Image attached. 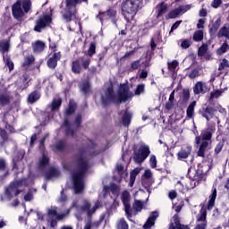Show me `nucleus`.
Returning <instances> with one entry per match:
<instances>
[{
	"label": "nucleus",
	"mask_w": 229,
	"mask_h": 229,
	"mask_svg": "<svg viewBox=\"0 0 229 229\" xmlns=\"http://www.w3.org/2000/svg\"><path fill=\"white\" fill-rule=\"evenodd\" d=\"M89 153H92V150H80L79 155L76 157L79 172L72 174L73 191L75 194L83 192V190L85 189V174L90 167L89 160H87Z\"/></svg>",
	"instance_id": "nucleus-1"
},
{
	"label": "nucleus",
	"mask_w": 229,
	"mask_h": 229,
	"mask_svg": "<svg viewBox=\"0 0 229 229\" xmlns=\"http://www.w3.org/2000/svg\"><path fill=\"white\" fill-rule=\"evenodd\" d=\"M131 98H133V92L130 91L127 84L120 86V92L116 96L114 95V88L110 86L104 91L102 102L105 105L110 103V101H114V103H126V101H129Z\"/></svg>",
	"instance_id": "nucleus-2"
},
{
	"label": "nucleus",
	"mask_w": 229,
	"mask_h": 229,
	"mask_svg": "<svg viewBox=\"0 0 229 229\" xmlns=\"http://www.w3.org/2000/svg\"><path fill=\"white\" fill-rule=\"evenodd\" d=\"M142 7V0H125L122 3V13L127 22L133 21L139 8Z\"/></svg>",
	"instance_id": "nucleus-3"
},
{
	"label": "nucleus",
	"mask_w": 229,
	"mask_h": 229,
	"mask_svg": "<svg viewBox=\"0 0 229 229\" xmlns=\"http://www.w3.org/2000/svg\"><path fill=\"white\" fill-rule=\"evenodd\" d=\"M31 183H33V180H31V178L30 177L28 179H22L13 182L5 190L4 196L1 197V201H6L13 196H17V194L21 192V188L23 187V185H31Z\"/></svg>",
	"instance_id": "nucleus-4"
},
{
	"label": "nucleus",
	"mask_w": 229,
	"mask_h": 229,
	"mask_svg": "<svg viewBox=\"0 0 229 229\" xmlns=\"http://www.w3.org/2000/svg\"><path fill=\"white\" fill-rule=\"evenodd\" d=\"M100 207L101 202L99 200H97L93 206L90 205L89 200H83L80 206H78V201H73L72 205V208H75L79 214H86L88 217L95 214Z\"/></svg>",
	"instance_id": "nucleus-5"
},
{
	"label": "nucleus",
	"mask_w": 229,
	"mask_h": 229,
	"mask_svg": "<svg viewBox=\"0 0 229 229\" xmlns=\"http://www.w3.org/2000/svg\"><path fill=\"white\" fill-rule=\"evenodd\" d=\"M30 10H31V1L30 0H18L12 8L13 15L17 21H21L24 17V13H28Z\"/></svg>",
	"instance_id": "nucleus-6"
},
{
	"label": "nucleus",
	"mask_w": 229,
	"mask_h": 229,
	"mask_svg": "<svg viewBox=\"0 0 229 229\" xmlns=\"http://www.w3.org/2000/svg\"><path fill=\"white\" fill-rule=\"evenodd\" d=\"M85 2H87V0H66V7L63 13V19H64L66 22H71V20L74 19L76 15V5Z\"/></svg>",
	"instance_id": "nucleus-7"
},
{
	"label": "nucleus",
	"mask_w": 229,
	"mask_h": 229,
	"mask_svg": "<svg viewBox=\"0 0 229 229\" xmlns=\"http://www.w3.org/2000/svg\"><path fill=\"white\" fill-rule=\"evenodd\" d=\"M201 137L202 139L199 136H197L195 138V142L196 144H200L198 156L205 157V151H207V148H208V144L211 142L212 132L210 131H204L201 133Z\"/></svg>",
	"instance_id": "nucleus-8"
},
{
	"label": "nucleus",
	"mask_w": 229,
	"mask_h": 229,
	"mask_svg": "<svg viewBox=\"0 0 229 229\" xmlns=\"http://www.w3.org/2000/svg\"><path fill=\"white\" fill-rule=\"evenodd\" d=\"M121 199L123 201L127 218L131 220V217H133V210H131V204L130 203L131 199L130 191H123L121 194Z\"/></svg>",
	"instance_id": "nucleus-9"
},
{
	"label": "nucleus",
	"mask_w": 229,
	"mask_h": 229,
	"mask_svg": "<svg viewBox=\"0 0 229 229\" xmlns=\"http://www.w3.org/2000/svg\"><path fill=\"white\" fill-rule=\"evenodd\" d=\"M149 153H151L149 150V146H141L139 151L134 154V161L136 164H142V162H144V160L149 157Z\"/></svg>",
	"instance_id": "nucleus-10"
},
{
	"label": "nucleus",
	"mask_w": 229,
	"mask_h": 229,
	"mask_svg": "<svg viewBox=\"0 0 229 229\" xmlns=\"http://www.w3.org/2000/svg\"><path fill=\"white\" fill-rule=\"evenodd\" d=\"M49 24H51V16L49 14H45L38 18L34 30L38 31V33H40L42 30H44L46 26H49Z\"/></svg>",
	"instance_id": "nucleus-11"
},
{
	"label": "nucleus",
	"mask_w": 229,
	"mask_h": 229,
	"mask_svg": "<svg viewBox=\"0 0 229 229\" xmlns=\"http://www.w3.org/2000/svg\"><path fill=\"white\" fill-rule=\"evenodd\" d=\"M207 209L201 208L199 215L197 216V225L194 229H207Z\"/></svg>",
	"instance_id": "nucleus-12"
},
{
	"label": "nucleus",
	"mask_w": 229,
	"mask_h": 229,
	"mask_svg": "<svg viewBox=\"0 0 229 229\" xmlns=\"http://www.w3.org/2000/svg\"><path fill=\"white\" fill-rule=\"evenodd\" d=\"M151 178H153V173L149 169L145 170L141 177V182L148 192H149V188L153 185V180Z\"/></svg>",
	"instance_id": "nucleus-13"
},
{
	"label": "nucleus",
	"mask_w": 229,
	"mask_h": 229,
	"mask_svg": "<svg viewBox=\"0 0 229 229\" xmlns=\"http://www.w3.org/2000/svg\"><path fill=\"white\" fill-rule=\"evenodd\" d=\"M115 15H117V12L114 9L108 10L105 13H100L98 14V18L100 22H103L105 21H108V19H111L112 22L115 24Z\"/></svg>",
	"instance_id": "nucleus-14"
},
{
	"label": "nucleus",
	"mask_w": 229,
	"mask_h": 229,
	"mask_svg": "<svg viewBox=\"0 0 229 229\" xmlns=\"http://www.w3.org/2000/svg\"><path fill=\"white\" fill-rule=\"evenodd\" d=\"M71 212V209H67L64 213L57 214L56 208H50L47 211L48 217H55L57 221H62L64 217H67Z\"/></svg>",
	"instance_id": "nucleus-15"
},
{
	"label": "nucleus",
	"mask_w": 229,
	"mask_h": 229,
	"mask_svg": "<svg viewBox=\"0 0 229 229\" xmlns=\"http://www.w3.org/2000/svg\"><path fill=\"white\" fill-rule=\"evenodd\" d=\"M208 90H210V88H208V85H207V83L203 81H198L193 87V92L196 95L207 94Z\"/></svg>",
	"instance_id": "nucleus-16"
},
{
	"label": "nucleus",
	"mask_w": 229,
	"mask_h": 229,
	"mask_svg": "<svg viewBox=\"0 0 229 229\" xmlns=\"http://www.w3.org/2000/svg\"><path fill=\"white\" fill-rule=\"evenodd\" d=\"M199 180H201V176H199L197 173L196 175L193 176L192 179H189L188 182L185 183V188L182 189L183 191H191V189H194L198 183H199Z\"/></svg>",
	"instance_id": "nucleus-17"
},
{
	"label": "nucleus",
	"mask_w": 229,
	"mask_h": 229,
	"mask_svg": "<svg viewBox=\"0 0 229 229\" xmlns=\"http://www.w3.org/2000/svg\"><path fill=\"white\" fill-rule=\"evenodd\" d=\"M157 217H158V213L152 212L144 224L143 229H151L152 226H155V221H157Z\"/></svg>",
	"instance_id": "nucleus-18"
},
{
	"label": "nucleus",
	"mask_w": 229,
	"mask_h": 229,
	"mask_svg": "<svg viewBox=\"0 0 229 229\" xmlns=\"http://www.w3.org/2000/svg\"><path fill=\"white\" fill-rule=\"evenodd\" d=\"M191 152H192V147L186 146V147L182 148L177 153L178 160H183L185 158H189V156L191 155Z\"/></svg>",
	"instance_id": "nucleus-19"
},
{
	"label": "nucleus",
	"mask_w": 229,
	"mask_h": 229,
	"mask_svg": "<svg viewBox=\"0 0 229 229\" xmlns=\"http://www.w3.org/2000/svg\"><path fill=\"white\" fill-rule=\"evenodd\" d=\"M167 12V4L162 2L156 7L157 19L162 21L164 13Z\"/></svg>",
	"instance_id": "nucleus-20"
},
{
	"label": "nucleus",
	"mask_w": 229,
	"mask_h": 229,
	"mask_svg": "<svg viewBox=\"0 0 229 229\" xmlns=\"http://www.w3.org/2000/svg\"><path fill=\"white\" fill-rule=\"evenodd\" d=\"M62 58V55H60V52L55 53L52 57H50L47 61V65L50 69H55L56 67V64H58V60Z\"/></svg>",
	"instance_id": "nucleus-21"
},
{
	"label": "nucleus",
	"mask_w": 229,
	"mask_h": 229,
	"mask_svg": "<svg viewBox=\"0 0 229 229\" xmlns=\"http://www.w3.org/2000/svg\"><path fill=\"white\" fill-rule=\"evenodd\" d=\"M142 171V167L134 168L130 174V182L129 187H131L135 183L137 175Z\"/></svg>",
	"instance_id": "nucleus-22"
},
{
	"label": "nucleus",
	"mask_w": 229,
	"mask_h": 229,
	"mask_svg": "<svg viewBox=\"0 0 229 229\" xmlns=\"http://www.w3.org/2000/svg\"><path fill=\"white\" fill-rule=\"evenodd\" d=\"M62 106V98H55L49 106L51 112H58L60 106Z\"/></svg>",
	"instance_id": "nucleus-23"
},
{
	"label": "nucleus",
	"mask_w": 229,
	"mask_h": 229,
	"mask_svg": "<svg viewBox=\"0 0 229 229\" xmlns=\"http://www.w3.org/2000/svg\"><path fill=\"white\" fill-rule=\"evenodd\" d=\"M216 198H217V190L214 189L212 194L209 195L208 210H212V208H214V205H216Z\"/></svg>",
	"instance_id": "nucleus-24"
},
{
	"label": "nucleus",
	"mask_w": 229,
	"mask_h": 229,
	"mask_svg": "<svg viewBox=\"0 0 229 229\" xmlns=\"http://www.w3.org/2000/svg\"><path fill=\"white\" fill-rule=\"evenodd\" d=\"M101 225V220L93 222L92 220L89 219L86 221L83 229H98Z\"/></svg>",
	"instance_id": "nucleus-25"
},
{
	"label": "nucleus",
	"mask_w": 229,
	"mask_h": 229,
	"mask_svg": "<svg viewBox=\"0 0 229 229\" xmlns=\"http://www.w3.org/2000/svg\"><path fill=\"white\" fill-rule=\"evenodd\" d=\"M215 114H216V110H214V108L207 107L204 111V114H202V117H205L207 121H210V119L214 117Z\"/></svg>",
	"instance_id": "nucleus-26"
},
{
	"label": "nucleus",
	"mask_w": 229,
	"mask_h": 229,
	"mask_svg": "<svg viewBox=\"0 0 229 229\" xmlns=\"http://www.w3.org/2000/svg\"><path fill=\"white\" fill-rule=\"evenodd\" d=\"M217 37L218 38H221L223 37H225V38H228L229 40V24L224 26L223 28H221L217 33Z\"/></svg>",
	"instance_id": "nucleus-27"
},
{
	"label": "nucleus",
	"mask_w": 229,
	"mask_h": 229,
	"mask_svg": "<svg viewBox=\"0 0 229 229\" xmlns=\"http://www.w3.org/2000/svg\"><path fill=\"white\" fill-rule=\"evenodd\" d=\"M132 207L134 210V212L132 211V216H137V212H141L144 203H142L140 200H135Z\"/></svg>",
	"instance_id": "nucleus-28"
},
{
	"label": "nucleus",
	"mask_w": 229,
	"mask_h": 229,
	"mask_svg": "<svg viewBox=\"0 0 229 229\" xmlns=\"http://www.w3.org/2000/svg\"><path fill=\"white\" fill-rule=\"evenodd\" d=\"M81 59H78L72 62V71L74 74H80L81 72V66L80 65Z\"/></svg>",
	"instance_id": "nucleus-29"
},
{
	"label": "nucleus",
	"mask_w": 229,
	"mask_h": 229,
	"mask_svg": "<svg viewBox=\"0 0 229 229\" xmlns=\"http://www.w3.org/2000/svg\"><path fill=\"white\" fill-rule=\"evenodd\" d=\"M178 46L182 47V49H189L191 46L192 45V40L191 39H180L177 42Z\"/></svg>",
	"instance_id": "nucleus-30"
},
{
	"label": "nucleus",
	"mask_w": 229,
	"mask_h": 229,
	"mask_svg": "<svg viewBox=\"0 0 229 229\" xmlns=\"http://www.w3.org/2000/svg\"><path fill=\"white\" fill-rule=\"evenodd\" d=\"M34 53H40L44 51V47H46V44L42 41H37L35 44L32 45Z\"/></svg>",
	"instance_id": "nucleus-31"
},
{
	"label": "nucleus",
	"mask_w": 229,
	"mask_h": 229,
	"mask_svg": "<svg viewBox=\"0 0 229 229\" xmlns=\"http://www.w3.org/2000/svg\"><path fill=\"white\" fill-rule=\"evenodd\" d=\"M57 176H60V172L55 168H52L50 172L46 174V180H53V178H57Z\"/></svg>",
	"instance_id": "nucleus-32"
},
{
	"label": "nucleus",
	"mask_w": 229,
	"mask_h": 229,
	"mask_svg": "<svg viewBox=\"0 0 229 229\" xmlns=\"http://www.w3.org/2000/svg\"><path fill=\"white\" fill-rule=\"evenodd\" d=\"M227 51H229V45L226 42H224L221 47L216 50V55H218V56H221V55H225V53H226Z\"/></svg>",
	"instance_id": "nucleus-33"
},
{
	"label": "nucleus",
	"mask_w": 229,
	"mask_h": 229,
	"mask_svg": "<svg viewBox=\"0 0 229 229\" xmlns=\"http://www.w3.org/2000/svg\"><path fill=\"white\" fill-rule=\"evenodd\" d=\"M223 92H225V89H216L215 91H212L210 93V101L214 100V99H219V98H221V96H223Z\"/></svg>",
	"instance_id": "nucleus-34"
},
{
	"label": "nucleus",
	"mask_w": 229,
	"mask_h": 229,
	"mask_svg": "<svg viewBox=\"0 0 229 229\" xmlns=\"http://www.w3.org/2000/svg\"><path fill=\"white\" fill-rule=\"evenodd\" d=\"M47 164H49V157H47L46 154H43V156L39 159L38 167L42 169V167H46Z\"/></svg>",
	"instance_id": "nucleus-35"
},
{
	"label": "nucleus",
	"mask_w": 229,
	"mask_h": 229,
	"mask_svg": "<svg viewBox=\"0 0 229 229\" xmlns=\"http://www.w3.org/2000/svg\"><path fill=\"white\" fill-rule=\"evenodd\" d=\"M40 99V93L32 92L29 95L28 103H35V101H38Z\"/></svg>",
	"instance_id": "nucleus-36"
},
{
	"label": "nucleus",
	"mask_w": 229,
	"mask_h": 229,
	"mask_svg": "<svg viewBox=\"0 0 229 229\" xmlns=\"http://www.w3.org/2000/svg\"><path fill=\"white\" fill-rule=\"evenodd\" d=\"M178 64L179 63L176 60L168 63V71H170L172 74H174V72H176V69H178Z\"/></svg>",
	"instance_id": "nucleus-37"
},
{
	"label": "nucleus",
	"mask_w": 229,
	"mask_h": 229,
	"mask_svg": "<svg viewBox=\"0 0 229 229\" xmlns=\"http://www.w3.org/2000/svg\"><path fill=\"white\" fill-rule=\"evenodd\" d=\"M10 103V95L8 93H2L0 95V105H8Z\"/></svg>",
	"instance_id": "nucleus-38"
},
{
	"label": "nucleus",
	"mask_w": 229,
	"mask_h": 229,
	"mask_svg": "<svg viewBox=\"0 0 229 229\" xmlns=\"http://www.w3.org/2000/svg\"><path fill=\"white\" fill-rule=\"evenodd\" d=\"M8 49H10V41H2L0 43V51H2V53H8Z\"/></svg>",
	"instance_id": "nucleus-39"
},
{
	"label": "nucleus",
	"mask_w": 229,
	"mask_h": 229,
	"mask_svg": "<svg viewBox=\"0 0 229 229\" xmlns=\"http://www.w3.org/2000/svg\"><path fill=\"white\" fill-rule=\"evenodd\" d=\"M193 40L195 42H201L203 40V30H196L193 34Z\"/></svg>",
	"instance_id": "nucleus-40"
},
{
	"label": "nucleus",
	"mask_w": 229,
	"mask_h": 229,
	"mask_svg": "<svg viewBox=\"0 0 229 229\" xmlns=\"http://www.w3.org/2000/svg\"><path fill=\"white\" fill-rule=\"evenodd\" d=\"M4 61L5 65L8 66L9 71H13V61L8 56V55H4Z\"/></svg>",
	"instance_id": "nucleus-41"
},
{
	"label": "nucleus",
	"mask_w": 229,
	"mask_h": 229,
	"mask_svg": "<svg viewBox=\"0 0 229 229\" xmlns=\"http://www.w3.org/2000/svg\"><path fill=\"white\" fill-rule=\"evenodd\" d=\"M131 121V114L126 112L124 114H123V124L124 126H130V123Z\"/></svg>",
	"instance_id": "nucleus-42"
},
{
	"label": "nucleus",
	"mask_w": 229,
	"mask_h": 229,
	"mask_svg": "<svg viewBox=\"0 0 229 229\" xmlns=\"http://www.w3.org/2000/svg\"><path fill=\"white\" fill-rule=\"evenodd\" d=\"M194 106H196V102L193 101L190 104V106L187 108V117H192V115H194Z\"/></svg>",
	"instance_id": "nucleus-43"
},
{
	"label": "nucleus",
	"mask_w": 229,
	"mask_h": 229,
	"mask_svg": "<svg viewBox=\"0 0 229 229\" xmlns=\"http://www.w3.org/2000/svg\"><path fill=\"white\" fill-rule=\"evenodd\" d=\"M33 62H35V57L32 55H28L24 58L22 66L28 67V65H30V64H33Z\"/></svg>",
	"instance_id": "nucleus-44"
},
{
	"label": "nucleus",
	"mask_w": 229,
	"mask_h": 229,
	"mask_svg": "<svg viewBox=\"0 0 229 229\" xmlns=\"http://www.w3.org/2000/svg\"><path fill=\"white\" fill-rule=\"evenodd\" d=\"M146 91V85L144 84H140L137 86L134 94L135 96H140V94H144V92Z\"/></svg>",
	"instance_id": "nucleus-45"
},
{
	"label": "nucleus",
	"mask_w": 229,
	"mask_h": 229,
	"mask_svg": "<svg viewBox=\"0 0 229 229\" xmlns=\"http://www.w3.org/2000/svg\"><path fill=\"white\" fill-rule=\"evenodd\" d=\"M180 15H182V13H180V9L176 8L168 13V19H176Z\"/></svg>",
	"instance_id": "nucleus-46"
},
{
	"label": "nucleus",
	"mask_w": 229,
	"mask_h": 229,
	"mask_svg": "<svg viewBox=\"0 0 229 229\" xmlns=\"http://www.w3.org/2000/svg\"><path fill=\"white\" fill-rule=\"evenodd\" d=\"M74 110H76V103H74L72 100H70L69 107L68 109H66L67 115H71V114H73Z\"/></svg>",
	"instance_id": "nucleus-47"
},
{
	"label": "nucleus",
	"mask_w": 229,
	"mask_h": 229,
	"mask_svg": "<svg viewBox=\"0 0 229 229\" xmlns=\"http://www.w3.org/2000/svg\"><path fill=\"white\" fill-rule=\"evenodd\" d=\"M90 89V84L89 83V81H86L85 82H82L81 84V92H84V94H87L89 90Z\"/></svg>",
	"instance_id": "nucleus-48"
},
{
	"label": "nucleus",
	"mask_w": 229,
	"mask_h": 229,
	"mask_svg": "<svg viewBox=\"0 0 229 229\" xmlns=\"http://www.w3.org/2000/svg\"><path fill=\"white\" fill-rule=\"evenodd\" d=\"M109 190L111 191V192L113 194H114V196H119V192L121 191V188H119L118 185L113 183V184L110 185Z\"/></svg>",
	"instance_id": "nucleus-49"
},
{
	"label": "nucleus",
	"mask_w": 229,
	"mask_h": 229,
	"mask_svg": "<svg viewBox=\"0 0 229 229\" xmlns=\"http://www.w3.org/2000/svg\"><path fill=\"white\" fill-rule=\"evenodd\" d=\"M221 26V19H217L213 25L211 26V31H213V33H216V31H217L219 30V27Z\"/></svg>",
	"instance_id": "nucleus-50"
},
{
	"label": "nucleus",
	"mask_w": 229,
	"mask_h": 229,
	"mask_svg": "<svg viewBox=\"0 0 229 229\" xmlns=\"http://www.w3.org/2000/svg\"><path fill=\"white\" fill-rule=\"evenodd\" d=\"M117 229H128V223L123 218L120 219L117 223Z\"/></svg>",
	"instance_id": "nucleus-51"
},
{
	"label": "nucleus",
	"mask_w": 229,
	"mask_h": 229,
	"mask_svg": "<svg viewBox=\"0 0 229 229\" xmlns=\"http://www.w3.org/2000/svg\"><path fill=\"white\" fill-rule=\"evenodd\" d=\"M116 171L120 176L116 181L120 182L121 176H123V174L124 173V165H123V164H118L116 165Z\"/></svg>",
	"instance_id": "nucleus-52"
},
{
	"label": "nucleus",
	"mask_w": 229,
	"mask_h": 229,
	"mask_svg": "<svg viewBox=\"0 0 229 229\" xmlns=\"http://www.w3.org/2000/svg\"><path fill=\"white\" fill-rule=\"evenodd\" d=\"M185 183H187V182H178L176 184L177 189L180 191V192H182V194H185V192H188L189 191H183V189H185Z\"/></svg>",
	"instance_id": "nucleus-53"
},
{
	"label": "nucleus",
	"mask_w": 229,
	"mask_h": 229,
	"mask_svg": "<svg viewBox=\"0 0 229 229\" xmlns=\"http://www.w3.org/2000/svg\"><path fill=\"white\" fill-rule=\"evenodd\" d=\"M96 54V43H90L89 48L88 49L89 56H92V55Z\"/></svg>",
	"instance_id": "nucleus-54"
},
{
	"label": "nucleus",
	"mask_w": 229,
	"mask_h": 229,
	"mask_svg": "<svg viewBox=\"0 0 229 229\" xmlns=\"http://www.w3.org/2000/svg\"><path fill=\"white\" fill-rule=\"evenodd\" d=\"M191 8H192V6L191 4H186V5L178 7L179 12L181 13V15L182 13H185L186 12H189V10H191Z\"/></svg>",
	"instance_id": "nucleus-55"
},
{
	"label": "nucleus",
	"mask_w": 229,
	"mask_h": 229,
	"mask_svg": "<svg viewBox=\"0 0 229 229\" xmlns=\"http://www.w3.org/2000/svg\"><path fill=\"white\" fill-rule=\"evenodd\" d=\"M64 128H65L67 135H73L74 132L71 130V125H69L67 120L64 122Z\"/></svg>",
	"instance_id": "nucleus-56"
},
{
	"label": "nucleus",
	"mask_w": 229,
	"mask_h": 229,
	"mask_svg": "<svg viewBox=\"0 0 229 229\" xmlns=\"http://www.w3.org/2000/svg\"><path fill=\"white\" fill-rule=\"evenodd\" d=\"M149 165L152 169L157 168V157L152 155L149 158Z\"/></svg>",
	"instance_id": "nucleus-57"
},
{
	"label": "nucleus",
	"mask_w": 229,
	"mask_h": 229,
	"mask_svg": "<svg viewBox=\"0 0 229 229\" xmlns=\"http://www.w3.org/2000/svg\"><path fill=\"white\" fill-rule=\"evenodd\" d=\"M208 49V46L203 44L199 48V56H203L205 53H207V50Z\"/></svg>",
	"instance_id": "nucleus-58"
},
{
	"label": "nucleus",
	"mask_w": 229,
	"mask_h": 229,
	"mask_svg": "<svg viewBox=\"0 0 229 229\" xmlns=\"http://www.w3.org/2000/svg\"><path fill=\"white\" fill-rule=\"evenodd\" d=\"M226 67H228V60L223 59L218 67V71H223V69H226Z\"/></svg>",
	"instance_id": "nucleus-59"
},
{
	"label": "nucleus",
	"mask_w": 229,
	"mask_h": 229,
	"mask_svg": "<svg viewBox=\"0 0 229 229\" xmlns=\"http://www.w3.org/2000/svg\"><path fill=\"white\" fill-rule=\"evenodd\" d=\"M198 76H199V72L197 69L191 71L189 74V78H191V80H194V78H198Z\"/></svg>",
	"instance_id": "nucleus-60"
},
{
	"label": "nucleus",
	"mask_w": 229,
	"mask_h": 229,
	"mask_svg": "<svg viewBox=\"0 0 229 229\" xmlns=\"http://www.w3.org/2000/svg\"><path fill=\"white\" fill-rule=\"evenodd\" d=\"M198 30H203L205 28V19H199L197 23Z\"/></svg>",
	"instance_id": "nucleus-61"
},
{
	"label": "nucleus",
	"mask_w": 229,
	"mask_h": 229,
	"mask_svg": "<svg viewBox=\"0 0 229 229\" xmlns=\"http://www.w3.org/2000/svg\"><path fill=\"white\" fill-rule=\"evenodd\" d=\"M222 3L223 2L221 0H214L211 4V6H213V8H219Z\"/></svg>",
	"instance_id": "nucleus-62"
},
{
	"label": "nucleus",
	"mask_w": 229,
	"mask_h": 229,
	"mask_svg": "<svg viewBox=\"0 0 229 229\" xmlns=\"http://www.w3.org/2000/svg\"><path fill=\"white\" fill-rule=\"evenodd\" d=\"M89 65H90V59H89V58L84 59L82 62V67L84 69H88Z\"/></svg>",
	"instance_id": "nucleus-63"
},
{
	"label": "nucleus",
	"mask_w": 229,
	"mask_h": 229,
	"mask_svg": "<svg viewBox=\"0 0 229 229\" xmlns=\"http://www.w3.org/2000/svg\"><path fill=\"white\" fill-rule=\"evenodd\" d=\"M138 67H140V60H138V61H134L132 64H131V69H137Z\"/></svg>",
	"instance_id": "nucleus-64"
}]
</instances>
